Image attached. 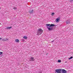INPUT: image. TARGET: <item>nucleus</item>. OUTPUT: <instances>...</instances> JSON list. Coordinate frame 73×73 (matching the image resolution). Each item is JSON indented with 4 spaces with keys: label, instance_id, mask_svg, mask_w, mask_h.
<instances>
[{
    "label": "nucleus",
    "instance_id": "9",
    "mask_svg": "<svg viewBox=\"0 0 73 73\" xmlns=\"http://www.w3.org/2000/svg\"><path fill=\"white\" fill-rule=\"evenodd\" d=\"M12 28V27H7L6 29H11Z\"/></svg>",
    "mask_w": 73,
    "mask_h": 73
},
{
    "label": "nucleus",
    "instance_id": "5",
    "mask_svg": "<svg viewBox=\"0 0 73 73\" xmlns=\"http://www.w3.org/2000/svg\"><path fill=\"white\" fill-rule=\"evenodd\" d=\"M60 17H58V18L57 19H56V22H57V23H58V22L60 20Z\"/></svg>",
    "mask_w": 73,
    "mask_h": 73
},
{
    "label": "nucleus",
    "instance_id": "1",
    "mask_svg": "<svg viewBox=\"0 0 73 73\" xmlns=\"http://www.w3.org/2000/svg\"><path fill=\"white\" fill-rule=\"evenodd\" d=\"M54 26H56V25L53 24H51L49 27H47V28L48 29L49 31H53V29L52 27H54Z\"/></svg>",
    "mask_w": 73,
    "mask_h": 73
},
{
    "label": "nucleus",
    "instance_id": "14",
    "mask_svg": "<svg viewBox=\"0 0 73 73\" xmlns=\"http://www.w3.org/2000/svg\"><path fill=\"white\" fill-rule=\"evenodd\" d=\"M72 58H73V56H71L70 57V58H68L69 60H70V59H72Z\"/></svg>",
    "mask_w": 73,
    "mask_h": 73
},
{
    "label": "nucleus",
    "instance_id": "8",
    "mask_svg": "<svg viewBox=\"0 0 73 73\" xmlns=\"http://www.w3.org/2000/svg\"><path fill=\"white\" fill-rule=\"evenodd\" d=\"M66 23L67 24H70V22L69 21H67L66 22Z\"/></svg>",
    "mask_w": 73,
    "mask_h": 73
},
{
    "label": "nucleus",
    "instance_id": "4",
    "mask_svg": "<svg viewBox=\"0 0 73 73\" xmlns=\"http://www.w3.org/2000/svg\"><path fill=\"white\" fill-rule=\"evenodd\" d=\"M61 73H67V71H66V70L63 69L61 71Z\"/></svg>",
    "mask_w": 73,
    "mask_h": 73
},
{
    "label": "nucleus",
    "instance_id": "13",
    "mask_svg": "<svg viewBox=\"0 0 73 73\" xmlns=\"http://www.w3.org/2000/svg\"><path fill=\"white\" fill-rule=\"evenodd\" d=\"M46 26L48 27V26H50V24H46Z\"/></svg>",
    "mask_w": 73,
    "mask_h": 73
},
{
    "label": "nucleus",
    "instance_id": "2",
    "mask_svg": "<svg viewBox=\"0 0 73 73\" xmlns=\"http://www.w3.org/2000/svg\"><path fill=\"white\" fill-rule=\"evenodd\" d=\"M43 31H44L41 29H38V31L37 32V35L38 36V35H41Z\"/></svg>",
    "mask_w": 73,
    "mask_h": 73
},
{
    "label": "nucleus",
    "instance_id": "18",
    "mask_svg": "<svg viewBox=\"0 0 73 73\" xmlns=\"http://www.w3.org/2000/svg\"><path fill=\"white\" fill-rule=\"evenodd\" d=\"M70 2H71V3H72L73 1V0H70Z\"/></svg>",
    "mask_w": 73,
    "mask_h": 73
},
{
    "label": "nucleus",
    "instance_id": "16",
    "mask_svg": "<svg viewBox=\"0 0 73 73\" xmlns=\"http://www.w3.org/2000/svg\"><path fill=\"white\" fill-rule=\"evenodd\" d=\"M2 40L3 41H6V40H5V39H2Z\"/></svg>",
    "mask_w": 73,
    "mask_h": 73
},
{
    "label": "nucleus",
    "instance_id": "11",
    "mask_svg": "<svg viewBox=\"0 0 73 73\" xmlns=\"http://www.w3.org/2000/svg\"><path fill=\"white\" fill-rule=\"evenodd\" d=\"M16 42H19V40L18 39H17L15 40Z\"/></svg>",
    "mask_w": 73,
    "mask_h": 73
},
{
    "label": "nucleus",
    "instance_id": "10",
    "mask_svg": "<svg viewBox=\"0 0 73 73\" xmlns=\"http://www.w3.org/2000/svg\"><path fill=\"white\" fill-rule=\"evenodd\" d=\"M23 38H25V39H27V36H24L23 37Z\"/></svg>",
    "mask_w": 73,
    "mask_h": 73
},
{
    "label": "nucleus",
    "instance_id": "12",
    "mask_svg": "<svg viewBox=\"0 0 73 73\" xmlns=\"http://www.w3.org/2000/svg\"><path fill=\"white\" fill-rule=\"evenodd\" d=\"M3 52H0V56H2L3 55Z\"/></svg>",
    "mask_w": 73,
    "mask_h": 73
},
{
    "label": "nucleus",
    "instance_id": "23",
    "mask_svg": "<svg viewBox=\"0 0 73 73\" xmlns=\"http://www.w3.org/2000/svg\"><path fill=\"white\" fill-rule=\"evenodd\" d=\"M54 40H53V41H51V42H54Z\"/></svg>",
    "mask_w": 73,
    "mask_h": 73
},
{
    "label": "nucleus",
    "instance_id": "15",
    "mask_svg": "<svg viewBox=\"0 0 73 73\" xmlns=\"http://www.w3.org/2000/svg\"><path fill=\"white\" fill-rule=\"evenodd\" d=\"M61 62V60H58V62Z\"/></svg>",
    "mask_w": 73,
    "mask_h": 73
},
{
    "label": "nucleus",
    "instance_id": "6",
    "mask_svg": "<svg viewBox=\"0 0 73 73\" xmlns=\"http://www.w3.org/2000/svg\"><path fill=\"white\" fill-rule=\"evenodd\" d=\"M30 61H35V59H34V58L31 57Z\"/></svg>",
    "mask_w": 73,
    "mask_h": 73
},
{
    "label": "nucleus",
    "instance_id": "21",
    "mask_svg": "<svg viewBox=\"0 0 73 73\" xmlns=\"http://www.w3.org/2000/svg\"><path fill=\"white\" fill-rule=\"evenodd\" d=\"M39 73H42V72H41V71H39Z\"/></svg>",
    "mask_w": 73,
    "mask_h": 73
},
{
    "label": "nucleus",
    "instance_id": "24",
    "mask_svg": "<svg viewBox=\"0 0 73 73\" xmlns=\"http://www.w3.org/2000/svg\"><path fill=\"white\" fill-rule=\"evenodd\" d=\"M1 8H0V9H1Z\"/></svg>",
    "mask_w": 73,
    "mask_h": 73
},
{
    "label": "nucleus",
    "instance_id": "20",
    "mask_svg": "<svg viewBox=\"0 0 73 73\" xmlns=\"http://www.w3.org/2000/svg\"><path fill=\"white\" fill-rule=\"evenodd\" d=\"M17 8L16 7H14V8L13 9H16Z\"/></svg>",
    "mask_w": 73,
    "mask_h": 73
},
{
    "label": "nucleus",
    "instance_id": "19",
    "mask_svg": "<svg viewBox=\"0 0 73 73\" xmlns=\"http://www.w3.org/2000/svg\"><path fill=\"white\" fill-rule=\"evenodd\" d=\"M8 40V39L7 38H6V39H5V40H6V41H7Z\"/></svg>",
    "mask_w": 73,
    "mask_h": 73
},
{
    "label": "nucleus",
    "instance_id": "3",
    "mask_svg": "<svg viewBox=\"0 0 73 73\" xmlns=\"http://www.w3.org/2000/svg\"><path fill=\"white\" fill-rule=\"evenodd\" d=\"M62 70L61 69H57L55 70V72L57 73H61Z\"/></svg>",
    "mask_w": 73,
    "mask_h": 73
},
{
    "label": "nucleus",
    "instance_id": "17",
    "mask_svg": "<svg viewBox=\"0 0 73 73\" xmlns=\"http://www.w3.org/2000/svg\"><path fill=\"white\" fill-rule=\"evenodd\" d=\"M54 13H52V14H51V15H52V16H53V15H54Z\"/></svg>",
    "mask_w": 73,
    "mask_h": 73
},
{
    "label": "nucleus",
    "instance_id": "22",
    "mask_svg": "<svg viewBox=\"0 0 73 73\" xmlns=\"http://www.w3.org/2000/svg\"><path fill=\"white\" fill-rule=\"evenodd\" d=\"M2 38H0V40H2Z\"/></svg>",
    "mask_w": 73,
    "mask_h": 73
},
{
    "label": "nucleus",
    "instance_id": "7",
    "mask_svg": "<svg viewBox=\"0 0 73 73\" xmlns=\"http://www.w3.org/2000/svg\"><path fill=\"white\" fill-rule=\"evenodd\" d=\"M34 12V11L33 9H32V10H30V11H29V13H33Z\"/></svg>",
    "mask_w": 73,
    "mask_h": 73
}]
</instances>
